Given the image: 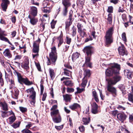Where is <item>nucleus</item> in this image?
Masks as SVG:
<instances>
[{
	"mask_svg": "<svg viewBox=\"0 0 133 133\" xmlns=\"http://www.w3.org/2000/svg\"><path fill=\"white\" fill-rule=\"evenodd\" d=\"M121 78L120 76L116 75L112 78L106 79L108 83L107 86V90L111 92L114 97H115L117 95V90L115 87L112 85H115L117 82L120 80Z\"/></svg>",
	"mask_w": 133,
	"mask_h": 133,
	"instance_id": "1",
	"label": "nucleus"
},
{
	"mask_svg": "<svg viewBox=\"0 0 133 133\" xmlns=\"http://www.w3.org/2000/svg\"><path fill=\"white\" fill-rule=\"evenodd\" d=\"M120 68V65L116 64L110 65L105 71V74L107 76H112L113 74L119 73Z\"/></svg>",
	"mask_w": 133,
	"mask_h": 133,
	"instance_id": "2",
	"label": "nucleus"
},
{
	"mask_svg": "<svg viewBox=\"0 0 133 133\" xmlns=\"http://www.w3.org/2000/svg\"><path fill=\"white\" fill-rule=\"evenodd\" d=\"M50 59L48 57L47 59L48 60L47 62L48 65H50L51 63L55 64L57 58V55L56 53V48L55 46H54L51 48V52L50 53L49 55Z\"/></svg>",
	"mask_w": 133,
	"mask_h": 133,
	"instance_id": "3",
	"label": "nucleus"
},
{
	"mask_svg": "<svg viewBox=\"0 0 133 133\" xmlns=\"http://www.w3.org/2000/svg\"><path fill=\"white\" fill-rule=\"evenodd\" d=\"M114 29L112 27L109 28L106 32L104 38L105 43L106 45H109L112 43L113 38L112 35Z\"/></svg>",
	"mask_w": 133,
	"mask_h": 133,
	"instance_id": "4",
	"label": "nucleus"
},
{
	"mask_svg": "<svg viewBox=\"0 0 133 133\" xmlns=\"http://www.w3.org/2000/svg\"><path fill=\"white\" fill-rule=\"evenodd\" d=\"M14 74L15 76H17L18 82L22 84L24 83L28 85H31L32 84L31 81H29L27 78H24L22 77L21 74L15 70L14 72Z\"/></svg>",
	"mask_w": 133,
	"mask_h": 133,
	"instance_id": "5",
	"label": "nucleus"
},
{
	"mask_svg": "<svg viewBox=\"0 0 133 133\" xmlns=\"http://www.w3.org/2000/svg\"><path fill=\"white\" fill-rule=\"evenodd\" d=\"M51 0H44L43 4V7L42 8V11L44 12L49 13L50 12L51 8L49 6L50 2H52Z\"/></svg>",
	"mask_w": 133,
	"mask_h": 133,
	"instance_id": "6",
	"label": "nucleus"
},
{
	"mask_svg": "<svg viewBox=\"0 0 133 133\" xmlns=\"http://www.w3.org/2000/svg\"><path fill=\"white\" fill-rule=\"evenodd\" d=\"M83 50L86 55L85 57H91L93 53L94 48L91 46H87L84 48Z\"/></svg>",
	"mask_w": 133,
	"mask_h": 133,
	"instance_id": "7",
	"label": "nucleus"
},
{
	"mask_svg": "<svg viewBox=\"0 0 133 133\" xmlns=\"http://www.w3.org/2000/svg\"><path fill=\"white\" fill-rule=\"evenodd\" d=\"M62 3L64 6L62 14L64 16H66L68 12L67 9L70 6L71 3L69 0H63Z\"/></svg>",
	"mask_w": 133,
	"mask_h": 133,
	"instance_id": "8",
	"label": "nucleus"
},
{
	"mask_svg": "<svg viewBox=\"0 0 133 133\" xmlns=\"http://www.w3.org/2000/svg\"><path fill=\"white\" fill-rule=\"evenodd\" d=\"M5 31L2 30L0 28V39L5 42H8L9 44L12 45V44L9 41V39L4 36H6V35L4 34Z\"/></svg>",
	"mask_w": 133,
	"mask_h": 133,
	"instance_id": "9",
	"label": "nucleus"
},
{
	"mask_svg": "<svg viewBox=\"0 0 133 133\" xmlns=\"http://www.w3.org/2000/svg\"><path fill=\"white\" fill-rule=\"evenodd\" d=\"M26 92L30 95V98L34 99L36 97V92L33 87L26 90Z\"/></svg>",
	"mask_w": 133,
	"mask_h": 133,
	"instance_id": "10",
	"label": "nucleus"
},
{
	"mask_svg": "<svg viewBox=\"0 0 133 133\" xmlns=\"http://www.w3.org/2000/svg\"><path fill=\"white\" fill-rule=\"evenodd\" d=\"M64 66L66 68L64 69V74L65 75L69 76H70V74L71 73L70 70L72 69V67L70 65L68 64H65Z\"/></svg>",
	"mask_w": 133,
	"mask_h": 133,
	"instance_id": "11",
	"label": "nucleus"
},
{
	"mask_svg": "<svg viewBox=\"0 0 133 133\" xmlns=\"http://www.w3.org/2000/svg\"><path fill=\"white\" fill-rule=\"evenodd\" d=\"M118 50L120 55L122 56L125 55H127V53L125 50V48L123 45H122L121 46L119 47L118 48Z\"/></svg>",
	"mask_w": 133,
	"mask_h": 133,
	"instance_id": "12",
	"label": "nucleus"
},
{
	"mask_svg": "<svg viewBox=\"0 0 133 133\" xmlns=\"http://www.w3.org/2000/svg\"><path fill=\"white\" fill-rule=\"evenodd\" d=\"M2 3L1 6L2 10L5 11L7 9L8 5L10 3V2L8 0H2Z\"/></svg>",
	"mask_w": 133,
	"mask_h": 133,
	"instance_id": "13",
	"label": "nucleus"
},
{
	"mask_svg": "<svg viewBox=\"0 0 133 133\" xmlns=\"http://www.w3.org/2000/svg\"><path fill=\"white\" fill-rule=\"evenodd\" d=\"M29 61L28 58H26L24 60V62L22 63L21 66L22 68L27 70L29 69Z\"/></svg>",
	"mask_w": 133,
	"mask_h": 133,
	"instance_id": "14",
	"label": "nucleus"
},
{
	"mask_svg": "<svg viewBox=\"0 0 133 133\" xmlns=\"http://www.w3.org/2000/svg\"><path fill=\"white\" fill-rule=\"evenodd\" d=\"M85 62L84 65L90 68H92V63L90 62L91 57H85Z\"/></svg>",
	"mask_w": 133,
	"mask_h": 133,
	"instance_id": "15",
	"label": "nucleus"
},
{
	"mask_svg": "<svg viewBox=\"0 0 133 133\" xmlns=\"http://www.w3.org/2000/svg\"><path fill=\"white\" fill-rule=\"evenodd\" d=\"M73 21V19L72 18V15L70 14V15L69 16V18L66 22V28H68L72 24V22Z\"/></svg>",
	"mask_w": 133,
	"mask_h": 133,
	"instance_id": "16",
	"label": "nucleus"
},
{
	"mask_svg": "<svg viewBox=\"0 0 133 133\" xmlns=\"http://www.w3.org/2000/svg\"><path fill=\"white\" fill-rule=\"evenodd\" d=\"M1 116L3 118L8 117L9 116L14 114V112L12 110L6 112L1 111Z\"/></svg>",
	"mask_w": 133,
	"mask_h": 133,
	"instance_id": "17",
	"label": "nucleus"
},
{
	"mask_svg": "<svg viewBox=\"0 0 133 133\" xmlns=\"http://www.w3.org/2000/svg\"><path fill=\"white\" fill-rule=\"evenodd\" d=\"M34 48L32 51L34 53H37L39 51V43L37 42H34L33 45Z\"/></svg>",
	"mask_w": 133,
	"mask_h": 133,
	"instance_id": "18",
	"label": "nucleus"
},
{
	"mask_svg": "<svg viewBox=\"0 0 133 133\" xmlns=\"http://www.w3.org/2000/svg\"><path fill=\"white\" fill-rule=\"evenodd\" d=\"M124 74L129 79L131 78L133 75L132 72L131 71L127 69H125L124 70Z\"/></svg>",
	"mask_w": 133,
	"mask_h": 133,
	"instance_id": "19",
	"label": "nucleus"
},
{
	"mask_svg": "<svg viewBox=\"0 0 133 133\" xmlns=\"http://www.w3.org/2000/svg\"><path fill=\"white\" fill-rule=\"evenodd\" d=\"M117 117L118 119L123 122L126 119V116L124 114L120 113L117 115Z\"/></svg>",
	"mask_w": 133,
	"mask_h": 133,
	"instance_id": "20",
	"label": "nucleus"
},
{
	"mask_svg": "<svg viewBox=\"0 0 133 133\" xmlns=\"http://www.w3.org/2000/svg\"><path fill=\"white\" fill-rule=\"evenodd\" d=\"M92 112L94 114H96L98 112L97 108L98 106L95 102H94L92 103Z\"/></svg>",
	"mask_w": 133,
	"mask_h": 133,
	"instance_id": "21",
	"label": "nucleus"
},
{
	"mask_svg": "<svg viewBox=\"0 0 133 133\" xmlns=\"http://www.w3.org/2000/svg\"><path fill=\"white\" fill-rule=\"evenodd\" d=\"M11 95L12 97H15V98L17 97L19 94V91L16 88H14L13 90L11 91Z\"/></svg>",
	"mask_w": 133,
	"mask_h": 133,
	"instance_id": "22",
	"label": "nucleus"
},
{
	"mask_svg": "<svg viewBox=\"0 0 133 133\" xmlns=\"http://www.w3.org/2000/svg\"><path fill=\"white\" fill-rule=\"evenodd\" d=\"M30 14L33 16H36L37 14V9L36 8L32 6L30 8Z\"/></svg>",
	"mask_w": 133,
	"mask_h": 133,
	"instance_id": "23",
	"label": "nucleus"
},
{
	"mask_svg": "<svg viewBox=\"0 0 133 133\" xmlns=\"http://www.w3.org/2000/svg\"><path fill=\"white\" fill-rule=\"evenodd\" d=\"M80 105L77 103H74L69 106V108L73 110H74L75 109L80 108Z\"/></svg>",
	"mask_w": 133,
	"mask_h": 133,
	"instance_id": "24",
	"label": "nucleus"
},
{
	"mask_svg": "<svg viewBox=\"0 0 133 133\" xmlns=\"http://www.w3.org/2000/svg\"><path fill=\"white\" fill-rule=\"evenodd\" d=\"M4 56L8 58H10L12 57V55L11 54L10 50L8 49H6L3 52Z\"/></svg>",
	"mask_w": 133,
	"mask_h": 133,
	"instance_id": "25",
	"label": "nucleus"
},
{
	"mask_svg": "<svg viewBox=\"0 0 133 133\" xmlns=\"http://www.w3.org/2000/svg\"><path fill=\"white\" fill-rule=\"evenodd\" d=\"M28 18H30V23L32 25L36 24L38 21V19L35 17L31 18L30 15L28 16Z\"/></svg>",
	"mask_w": 133,
	"mask_h": 133,
	"instance_id": "26",
	"label": "nucleus"
},
{
	"mask_svg": "<svg viewBox=\"0 0 133 133\" xmlns=\"http://www.w3.org/2000/svg\"><path fill=\"white\" fill-rule=\"evenodd\" d=\"M90 121V117H83L82 119V123L85 125L88 124Z\"/></svg>",
	"mask_w": 133,
	"mask_h": 133,
	"instance_id": "27",
	"label": "nucleus"
},
{
	"mask_svg": "<svg viewBox=\"0 0 133 133\" xmlns=\"http://www.w3.org/2000/svg\"><path fill=\"white\" fill-rule=\"evenodd\" d=\"M51 115L53 117L56 116H58L60 115L59 110L58 109L53 110L51 112Z\"/></svg>",
	"mask_w": 133,
	"mask_h": 133,
	"instance_id": "28",
	"label": "nucleus"
},
{
	"mask_svg": "<svg viewBox=\"0 0 133 133\" xmlns=\"http://www.w3.org/2000/svg\"><path fill=\"white\" fill-rule=\"evenodd\" d=\"M58 42V46H60L63 42V35L61 34L57 38Z\"/></svg>",
	"mask_w": 133,
	"mask_h": 133,
	"instance_id": "29",
	"label": "nucleus"
},
{
	"mask_svg": "<svg viewBox=\"0 0 133 133\" xmlns=\"http://www.w3.org/2000/svg\"><path fill=\"white\" fill-rule=\"evenodd\" d=\"M53 121L56 123H59L61 121V118L60 115L52 117Z\"/></svg>",
	"mask_w": 133,
	"mask_h": 133,
	"instance_id": "30",
	"label": "nucleus"
},
{
	"mask_svg": "<svg viewBox=\"0 0 133 133\" xmlns=\"http://www.w3.org/2000/svg\"><path fill=\"white\" fill-rule=\"evenodd\" d=\"M90 70L89 69H86L84 70L83 75L84 76V77L87 78V77H89L91 75Z\"/></svg>",
	"mask_w": 133,
	"mask_h": 133,
	"instance_id": "31",
	"label": "nucleus"
},
{
	"mask_svg": "<svg viewBox=\"0 0 133 133\" xmlns=\"http://www.w3.org/2000/svg\"><path fill=\"white\" fill-rule=\"evenodd\" d=\"M12 115L10 117L8 118L10 124H12L14 122L16 119V117L14 113L13 114H12Z\"/></svg>",
	"mask_w": 133,
	"mask_h": 133,
	"instance_id": "32",
	"label": "nucleus"
},
{
	"mask_svg": "<svg viewBox=\"0 0 133 133\" xmlns=\"http://www.w3.org/2000/svg\"><path fill=\"white\" fill-rule=\"evenodd\" d=\"M63 83L65 85L70 87H71L73 85V83L70 80H66L63 82Z\"/></svg>",
	"mask_w": 133,
	"mask_h": 133,
	"instance_id": "33",
	"label": "nucleus"
},
{
	"mask_svg": "<svg viewBox=\"0 0 133 133\" xmlns=\"http://www.w3.org/2000/svg\"><path fill=\"white\" fill-rule=\"evenodd\" d=\"M0 106L2 107L3 110H8V108L7 104L5 103L1 102Z\"/></svg>",
	"mask_w": 133,
	"mask_h": 133,
	"instance_id": "34",
	"label": "nucleus"
},
{
	"mask_svg": "<svg viewBox=\"0 0 133 133\" xmlns=\"http://www.w3.org/2000/svg\"><path fill=\"white\" fill-rule=\"evenodd\" d=\"M92 95L94 97L95 101L97 102H99V100L98 97V96L97 92L95 91H92Z\"/></svg>",
	"mask_w": 133,
	"mask_h": 133,
	"instance_id": "35",
	"label": "nucleus"
},
{
	"mask_svg": "<svg viewBox=\"0 0 133 133\" xmlns=\"http://www.w3.org/2000/svg\"><path fill=\"white\" fill-rule=\"evenodd\" d=\"M70 96L68 94L63 95V97L64 100L66 102H70L71 99Z\"/></svg>",
	"mask_w": 133,
	"mask_h": 133,
	"instance_id": "36",
	"label": "nucleus"
},
{
	"mask_svg": "<svg viewBox=\"0 0 133 133\" xmlns=\"http://www.w3.org/2000/svg\"><path fill=\"white\" fill-rule=\"evenodd\" d=\"M87 82V78H85V77H84L82 79V81L81 84L82 87L84 88L86 85Z\"/></svg>",
	"mask_w": 133,
	"mask_h": 133,
	"instance_id": "37",
	"label": "nucleus"
},
{
	"mask_svg": "<svg viewBox=\"0 0 133 133\" xmlns=\"http://www.w3.org/2000/svg\"><path fill=\"white\" fill-rule=\"evenodd\" d=\"M79 54L77 52L74 53L72 56V59L74 61L78 58L79 56Z\"/></svg>",
	"mask_w": 133,
	"mask_h": 133,
	"instance_id": "38",
	"label": "nucleus"
},
{
	"mask_svg": "<svg viewBox=\"0 0 133 133\" xmlns=\"http://www.w3.org/2000/svg\"><path fill=\"white\" fill-rule=\"evenodd\" d=\"M49 72L50 76L51 79L54 77L55 75V73L54 70L50 68L49 69Z\"/></svg>",
	"mask_w": 133,
	"mask_h": 133,
	"instance_id": "39",
	"label": "nucleus"
},
{
	"mask_svg": "<svg viewBox=\"0 0 133 133\" xmlns=\"http://www.w3.org/2000/svg\"><path fill=\"white\" fill-rule=\"evenodd\" d=\"M20 124V122H16L15 123H14L12 125V126L14 128H16L18 127Z\"/></svg>",
	"mask_w": 133,
	"mask_h": 133,
	"instance_id": "40",
	"label": "nucleus"
},
{
	"mask_svg": "<svg viewBox=\"0 0 133 133\" xmlns=\"http://www.w3.org/2000/svg\"><path fill=\"white\" fill-rule=\"evenodd\" d=\"M112 15L111 14H109L108 15L107 18L108 23L109 24H111L112 22Z\"/></svg>",
	"mask_w": 133,
	"mask_h": 133,
	"instance_id": "41",
	"label": "nucleus"
},
{
	"mask_svg": "<svg viewBox=\"0 0 133 133\" xmlns=\"http://www.w3.org/2000/svg\"><path fill=\"white\" fill-rule=\"evenodd\" d=\"M85 29H83V30L82 29L80 30V31L79 30L78 31V32L80 34L81 36L83 37L85 34Z\"/></svg>",
	"mask_w": 133,
	"mask_h": 133,
	"instance_id": "42",
	"label": "nucleus"
},
{
	"mask_svg": "<svg viewBox=\"0 0 133 133\" xmlns=\"http://www.w3.org/2000/svg\"><path fill=\"white\" fill-rule=\"evenodd\" d=\"M129 100L133 103V95L131 94H129L128 95Z\"/></svg>",
	"mask_w": 133,
	"mask_h": 133,
	"instance_id": "43",
	"label": "nucleus"
},
{
	"mask_svg": "<svg viewBox=\"0 0 133 133\" xmlns=\"http://www.w3.org/2000/svg\"><path fill=\"white\" fill-rule=\"evenodd\" d=\"M22 133H32V132L27 129H23L21 131Z\"/></svg>",
	"mask_w": 133,
	"mask_h": 133,
	"instance_id": "44",
	"label": "nucleus"
},
{
	"mask_svg": "<svg viewBox=\"0 0 133 133\" xmlns=\"http://www.w3.org/2000/svg\"><path fill=\"white\" fill-rule=\"evenodd\" d=\"M122 39L125 42H126L127 39L126 34L125 33H123L122 35Z\"/></svg>",
	"mask_w": 133,
	"mask_h": 133,
	"instance_id": "45",
	"label": "nucleus"
},
{
	"mask_svg": "<svg viewBox=\"0 0 133 133\" xmlns=\"http://www.w3.org/2000/svg\"><path fill=\"white\" fill-rule=\"evenodd\" d=\"M72 35L73 36H75L76 34V29L74 26L72 28Z\"/></svg>",
	"mask_w": 133,
	"mask_h": 133,
	"instance_id": "46",
	"label": "nucleus"
},
{
	"mask_svg": "<svg viewBox=\"0 0 133 133\" xmlns=\"http://www.w3.org/2000/svg\"><path fill=\"white\" fill-rule=\"evenodd\" d=\"M63 125H62L59 126H55V127L57 130H60L62 129L63 128Z\"/></svg>",
	"mask_w": 133,
	"mask_h": 133,
	"instance_id": "47",
	"label": "nucleus"
},
{
	"mask_svg": "<svg viewBox=\"0 0 133 133\" xmlns=\"http://www.w3.org/2000/svg\"><path fill=\"white\" fill-rule=\"evenodd\" d=\"M19 108L20 111L22 112H26L27 111V109L26 108L22 107H20Z\"/></svg>",
	"mask_w": 133,
	"mask_h": 133,
	"instance_id": "48",
	"label": "nucleus"
},
{
	"mask_svg": "<svg viewBox=\"0 0 133 133\" xmlns=\"http://www.w3.org/2000/svg\"><path fill=\"white\" fill-rule=\"evenodd\" d=\"M77 26L78 28V31L82 29L83 25L80 23H78L77 25Z\"/></svg>",
	"mask_w": 133,
	"mask_h": 133,
	"instance_id": "49",
	"label": "nucleus"
},
{
	"mask_svg": "<svg viewBox=\"0 0 133 133\" xmlns=\"http://www.w3.org/2000/svg\"><path fill=\"white\" fill-rule=\"evenodd\" d=\"M67 91L69 93L73 92L74 91V89L72 88H67Z\"/></svg>",
	"mask_w": 133,
	"mask_h": 133,
	"instance_id": "50",
	"label": "nucleus"
},
{
	"mask_svg": "<svg viewBox=\"0 0 133 133\" xmlns=\"http://www.w3.org/2000/svg\"><path fill=\"white\" fill-rule=\"evenodd\" d=\"M71 38L68 37H66V43L68 44H70L71 41Z\"/></svg>",
	"mask_w": 133,
	"mask_h": 133,
	"instance_id": "51",
	"label": "nucleus"
},
{
	"mask_svg": "<svg viewBox=\"0 0 133 133\" xmlns=\"http://www.w3.org/2000/svg\"><path fill=\"white\" fill-rule=\"evenodd\" d=\"M56 22L52 21L51 23V27L53 29L55 28V26L56 23Z\"/></svg>",
	"mask_w": 133,
	"mask_h": 133,
	"instance_id": "52",
	"label": "nucleus"
},
{
	"mask_svg": "<svg viewBox=\"0 0 133 133\" xmlns=\"http://www.w3.org/2000/svg\"><path fill=\"white\" fill-rule=\"evenodd\" d=\"M113 8L112 6H109L108 7L107 11L108 12L111 13L113 11Z\"/></svg>",
	"mask_w": 133,
	"mask_h": 133,
	"instance_id": "53",
	"label": "nucleus"
},
{
	"mask_svg": "<svg viewBox=\"0 0 133 133\" xmlns=\"http://www.w3.org/2000/svg\"><path fill=\"white\" fill-rule=\"evenodd\" d=\"M35 64L38 70L39 71H41V67L39 64L38 63H35Z\"/></svg>",
	"mask_w": 133,
	"mask_h": 133,
	"instance_id": "54",
	"label": "nucleus"
},
{
	"mask_svg": "<svg viewBox=\"0 0 133 133\" xmlns=\"http://www.w3.org/2000/svg\"><path fill=\"white\" fill-rule=\"evenodd\" d=\"M79 129L80 131L84 132V131L85 128L83 125H81L79 127Z\"/></svg>",
	"mask_w": 133,
	"mask_h": 133,
	"instance_id": "55",
	"label": "nucleus"
},
{
	"mask_svg": "<svg viewBox=\"0 0 133 133\" xmlns=\"http://www.w3.org/2000/svg\"><path fill=\"white\" fill-rule=\"evenodd\" d=\"M101 0H91L90 4L91 5L95 4L96 2L98 1H100Z\"/></svg>",
	"mask_w": 133,
	"mask_h": 133,
	"instance_id": "56",
	"label": "nucleus"
},
{
	"mask_svg": "<svg viewBox=\"0 0 133 133\" xmlns=\"http://www.w3.org/2000/svg\"><path fill=\"white\" fill-rule=\"evenodd\" d=\"M100 96L101 99L102 100H103L104 98V96H103L102 94V90H99Z\"/></svg>",
	"mask_w": 133,
	"mask_h": 133,
	"instance_id": "57",
	"label": "nucleus"
},
{
	"mask_svg": "<svg viewBox=\"0 0 133 133\" xmlns=\"http://www.w3.org/2000/svg\"><path fill=\"white\" fill-rule=\"evenodd\" d=\"M129 119L130 122H133V114L129 115Z\"/></svg>",
	"mask_w": 133,
	"mask_h": 133,
	"instance_id": "58",
	"label": "nucleus"
},
{
	"mask_svg": "<svg viewBox=\"0 0 133 133\" xmlns=\"http://www.w3.org/2000/svg\"><path fill=\"white\" fill-rule=\"evenodd\" d=\"M22 57V56L20 55H17L16 56L14 59L15 60H19Z\"/></svg>",
	"mask_w": 133,
	"mask_h": 133,
	"instance_id": "59",
	"label": "nucleus"
},
{
	"mask_svg": "<svg viewBox=\"0 0 133 133\" xmlns=\"http://www.w3.org/2000/svg\"><path fill=\"white\" fill-rule=\"evenodd\" d=\"M77 92L78 93H81L84 90V89L83 88L80 89L79 88H77Z\"/></svg>",
	"mask_w": 133,
	"mask_h": 133,
	"instance_id": "60",
	"label": "nucleus"
},
{
	"mask_svg": "<svg viewBox=\"0 0 133 133\" xmlns=\"http://www.w3.org/2000/svg\"><path fill=\"white\" fill-rule=\"evenodd\" d=\"M57 105H54L51 108L50 110L51 111H53L56 110L57 108Z\"/></svg>",
	"mask_w": 133,
	"mask_h": 133,
	"instance_id": "61",
	"label": "nucleus"
},
{
	"mask_svg": "<svg viewBox=\"0 0 133 133\" xmlns=\"http://www.w3.org/2000/svg\"><path fill=\"white\" fill-rule=\"evenodd\" d=\"M41 87V95L43 94V90H44V87L42 84H41L40 85Z\"/></svg>",
	"mask_w": 133,
	"mask_h": 133,
	"instance_id": "62",
	"label": "nucleus"
},
{
	"mask_svg": "<svg viewBox=\"0 0 133 133\" xmlns=\"http://www.w3.org/2000/svg\"><path fill=\"white\" fill-rule=\"evenodd\" d=\"M40 28L42 30H43L45 28V24L42 23L40 25Z\"/></svg>",
	"mask_w": 133,
	"mask_h": 133,
	"instance_id": "63",
	"label": "nucleus"
},
{
	"mask_svg": "<svg viewBox=\"0 0 133 133\" xmlns=\"http://www.w3.org/2000/svg\"><path fill=\"white\" fill-rule=\"evenodd\" d=\"M125 11L124 10L123 8H122L121 7H119L118 9V11L119 12L123 13Z\"/></svg>",
	"mask_w": 133,
	"mask_h": 133,
	"instance_id": "64",
	"label": "nucleus"
}]
</instances>
